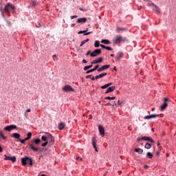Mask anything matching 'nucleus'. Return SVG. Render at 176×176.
<instances>
[{"label":"nucleus","instance_id":"nucleus-1","mask_svg":"<svg viewBox=\"0 0 176 176\" xmlns=\"http://www.w3.org/2000/svg\"><path fill=\"white\" fill-rule=\"evenodd\" d=\"M41 144V139H35L32 143H28L29 149H32L34 152H38L39 148L35 147V145H39Z\"/></svg>","mask_w":176,"mask_h":176},{"label":"nucleus","instance_id":"nucleus-2","mask_svg":"<svg viewBox=\"0 0 176 176\" xmlns=\"http://www.w3.org/2000/svg\"><path fill=\"white\" fill-rule=\"evenodd\" d=\"M127 38L120 35H117L113 38V43L116 45H120L121 42H126Z\"/></svg>","mask_w":176,"mask_h":176},{"label":"nucleus","instance_id":"nucleus-3","mask_svg":"<svg viewBox=\"0 0 176 176\" xmlns=\"http://www.w3.org/2000/svg\"><path fill=\"white\" fill-rule=\"evenodd\" d=\"M21 163L22 166H26L27 163L29 166H32V159L28 157H23L21 158Z\"/></svg>","mask_w":176,"mask_h":176},{"label":"nucleus","instance_id":"nucleus-4","mask_svg":"<svg viewBox=\"0 0 176 176\" xmlns=\"http://www.w3.org/2000/svg\"><path fill=\"white\" fill-rule=\"evenodd\" d=\"M10 9H12V10H14L16 8L14 7V6H13V4H12V3H7L3 10L6 12V13L9 14Z\"/></svg>","mask_w":176,"mask_h":176},{"label":"nucleus","instance_id":"nucleus-5","mask_svg":"<svg viewBox=\"0 0 176 176\" xmlns=\"http://www.w3.org/2000/svg\"><path fill=\"white\" fill-rule=\"evenodd\" d=\"M168 101H170L168 98H164V102L161 105V111H164V109H166L167 107H168Z\"/></svg>","mask_w":176,"mask_h":176},{"label":"nucleus","instance_id":"nucleus-6","mask_svg":"<svg viewBox=\"0 0 176 176\" xmlns=\"http://www.w3.org/2000/svg\"><path fill=\"white\" fill-rule=\"evenodd\" d=\"M62 90L63 91H66L67 93H69V91H75V89L71 87L69 85H65L63 88Z\"/></svg>","mask_w":176,"mask_h":176},{"label":"nucleus","instance_id":"nucleus-7","mask_svg":"<svg viewBox=\"0 0 176 176\" xmlns=\"http://www.w3.org/2000/svg\"><path fill=\"white\" fill-rule=\"evenodd\" d=\"M101 54V49H96L90 54L91 57H97Z\"/></svg>","mask_w":176,"mask_h":176},{"label":"nucleus","instance_id":"nucleus-8","mask_svg":"<svg viewBox=\"0 0 176 176\" xmlns=\"http://www.w3.org/2000/svg\"><path fill=\"white\" fill-rule=\"evenodd\" d=\"M14 129H17V126L9 125V126L4 127L5 131H11L12 130H14Z\"/></svg>","mask_w":176,"mask_h":176},{"label":"nucleus","instance_id":"nucleus-9","mask_svg":"<svg viewBox=\"0 0 176 176\" xmlns=\"http://www.w3.org/2000/svg\"><path fill=\"white\" fill-rule=\"evenodd\" d=\"M92 145L96 152H98V150H97V139L96 137H93L91 139Z\"/></svg>","mask_w":176,"mask_h":176},{"label":"nucleus","instance_id":"nucleus-10","mask_svg":"<svg viewBox=\"0 0 176 176\" xmlns=\"http://www.w3.org/2000/svg\"><path fill=\"white\" fill-rule=\"evenodd\" d=\"M4 160H10L11 162H12V163H15L16 162V157L13 156V157H10V156H8L6 155H4Z\"/></svg>","mask_w":176,"mask_h":176},{"label":"nucleus","instance_id":"nucleus-11","mask_svg":"<svg viewBox=\"0 0 176 176\" xmlns=\"http://www.w3.org/2000/svg\"><path fill=\"white\" fill-rule=\"evenodd\" d=\"M159 116L158 114H151L150 116H145L144 119L149 120L151 119H156V117Z\"/></svg>","mask_w":176,"mask_h":176},{"label":"nucleus","instance_id":"nucleus-12","mask_svg":"<svg viewBox=\"0 0 176 176\" xmlns=\"http://www.w3.org/2000/svg\"><path fill=\"white\" fill-rule=\"evenodd\" d=\"M142 141H149V142H151L152 144L155 143V140L152 139L151 137L148 136H144L141 138Z\"/></svg>","mask_w":176,"mask_h":176},{"label":"nucleus","instance_id":"nucleus-13","mask_svg":"<svg viewBox=\"0 0 176 176\" xmlns=\"http://www.w3.org/2000/svg\"><path fill=\"white\" fill-rule=\"evenodd\" d=\"M98 130L100 135L104 137L105 135V130L104 129V127L101 125H99Z\"/></svg>","mask_w":176,"mask_h":176},{"label":"nucleus","instance_id":"nucleus-14","mask_svg":"<svg viewBox=\"0 0 176 176\" xmlns=\"http://www.w3.org/2000/svg\"><path fill=\"white\" fill-rule=\"evenodd\" d=\"M109 67H111L110 65H104L98 69V72H102V71H105V69H108V68H109Z\"/></svg>","mask_w":176,"mask_h":176},{"label":"nucleus","instance_id":"nucleus-15","mask_svg":"<svg viewBox=\"0 0 176 176\" xmlns=\"http://www.w3.org/2000/svg\"><path fill=\"white\" fill-rule=\"evenodd\" d=\"M115 89H116V87L115 86L109 87L106 90L105 94H108L109 93H112V91H115Z\"/></svg>","mask_w":176,"mask_h":176},{"label":"nucleus","instance_id":"nucleus-16","mask_svg":"<svg viewBox=\"0 0 176 176\" xmlns=\"http://www.w3.org/2000/svg\"><path fill=\"white\" fill-rule=\"evenodd\" d=\"M65 127V123L61 122L58 124V129L59 130H63Z\"/></svg>","mask_w":176,"mask_h":176},{"label":"nucleus","instance_id":"nucleus-17","mask_svg":"<svg viewBox=\"0 0 176 176\" xmlns=\"http://www.w3.org/2000/svg\"><path fill=\"white\" fill-rule=\"evenodd\" d=\"M102 61V58H98L91 63V64H98Z\"/></svg>","mask_w":176,"mask_h":176},{"label":"nucleus","instance_id":"nucleus-18","mask_svg":"<svg viewBox=\"0 0 176 176\" xmlns=\"http://www.w3.org/2000/svg\"><path fill=\"white\" fill-rule=\"evenodd\" d=\"M122 57H123V53L118 52L116 56V60H117V61H119V60H120V58H122Z\"/></svg>","mask_w":176,"mask_h":176},{"label":"nucleus","instance_id":"nucleus-19","mask_svg":"<svg viewBox=\"0 0 176 176\" xmlns=\"http://www.w3.org/2000/svg\"><path fill=\"white\" fill-rule=\"evenodd\" d=\"M11 137L12 138H16V140H20L21 135H19V133H14L11 135Z\"/></svg>","mask_w":176,"mask_h":176},{"label":"nucleus","instance_id":"nucleus-20","mask_svg":"<svg viewBox=\"0 0 176 176\" xmlns=\"http://www.w3.org/2000/svg\"><path fill=\"white\" fill-rule=\"evenodd\" d=\"M86 21H87V19L83 17V18H79L77 19V23H86Z\"/></svg>","mask_w":176,"mask_h":176},{"label":"nucleus","instance_id":"nucleus-21","mask_svg":"<svg viewBox=\"0 0 176 176\" xmlns=\"http://www.w3.org/2000/svg\"><path fill=\"white\" fill-rule=\"evenodd\" d=\"M47 138L49 140V141H50V142H54V137H53V135H52V134L50 133H47Z\"/></svg>","mask_w":176,"mask_h":176},{"label":"nucleus","instance_id":"nucleus-22","mask_svg":"<svg viewBox=\"0 0 176 176\" xmlns=\"http://www.w3.org/2000/svg\"><path fill=\"white\" fill-rule=\"evenodd\" d=\"M107 73H102L98 76H96L95 78L96 79H100V78H104V76H107Z\"/></svg>","mask_w":176,"mask_h":176},{"label":"nucleus","instance_id":"nucleus-23","mask_svg":"<svg viewBox=\"0 0 176 176\" xmlns=\"http://www.w3.org/2000/svg\"><path fill=\"white\" fill-rule=\"evenodd\" d=\"M153 10H154L155 13H160V8H159V6H157L156 4L155 6H154V8H153Z\"/></svg>","mask_w":176,"mask_h":176},{"label":"nucleus","instance_id":"nucleus-24","mask_svg":"<svg viewBox=\"0 0 176 176\" xmlns=\"http://www.w3.org/2000/svg\"><path fill=\"white\" fill-rule=\"evenodd\" d=\"M113 83L112 82H109L107 84H105L103 86H101L100 88L102 89H108V87H109V86H112Z\"/></svg>","mask_w":176,"mask_h":176},{"label":"nucleus","instance_id":"nucleus-25","mask_svg":"<svg viewBox=\"0 0 176 176\" xmlns=\"http://www.w3.org/2000/svg\"><path fill=\"white\" fill-rule=\"evenodd\" d=\"M116 31H117V32H120L121 31H127V28L118 27L116 29Z\"/></svg>","mask_w":176,"mask_h":176},{"label":"nucleus","instance_id":"nucleus-26","mask_svg":"<svg viewBox=\"0 0 176 176\" xmlns=\"http://www.w3.org/2000/svg\"><path fill=\"white\" fill-rule=\"evenodd\" d=\"M135 151L137 152V153L142 155L144 150H142V148H135Z\"/></svg>","mask_w":176,"mask_h":176},{"label":"nucleus","instance_id":"nucleus-27","mask_svg":"<svg viewBox=\"0 0 176 176\" xmlns=\"http://www.w3.org/2000/svg\"><path fill=\"white\" fill-rule=\"evenodd\" d=\"M47 134H49V133H46L45 136L43 135V136L41 137L42 141L47 142V140H49V138H47Z\"/></svg>","mask_w":176,"mask_h":176},{"label":"nucleus","instance_id":"nucleus-28","mask_svg":"<svg viewBox=\"0 0 176 176\" xmlns=\"http://www.w3.org/2000/svg\"><path fill=\"white\" fill-rule=\"evenodd\" d=\"M101 43H104V45H109V43H111V41H109V40L103 39L101 41Z\"/></svg>","mask_w":176,"mask_h":176},{"label":"nucleus","instance_id":"nucleus-29","mask_svg":"<svg viewBox=\"0 0 176 176\" xmlns=\"http://www.w3.org/2000/svg\"><path fill=\"white\" fill-rule=\"evenodd\" d=\"M146 157H148V159H152V157H153V154L151 152H148L146 153Z\"/></svg>","mask_w":176,"mask_h":176},{"label":"nucleus","instance_id":"nucleus-30","mask_svg":"<svg viewBox=\"0 0 176 176\" xmlns=\"http://www.w3.org/2000/svg\"><path fill=\"white\" fill-rule=\"evenodd\" d=\"M144 148L146 149H151V148H152V145L149 143H146L144 146Z\"/></svg>","mask_w":176,"mask_h":176},{"label":"nucleus","instance_id":"nucleus-31","mask_svg":"<svg viewBox=\"0 0 176 176\" xmlns=\"http://www.w3.org/2000/svg\"><path fill=\"white\" fill-rule=\"evenodd\" d=\"M90 68H93V64L84 67V71H87V69H90Z\"/></svg>","mask_w":176,"mask_h":176},{"label":"nucleus","instance_id":"nucleus-32","mask_svg":"<svg viewBox=\"0 0 176 176\" xmlns=\"http://www.w3.org/2000/svg\"><path fill=\"white\" fill-rule=\"evenodd\" d=\"M100 41H96L94 43V47H100Z\"/></svg>","mask_w":176,"mask_h":176},{"label":"nucleus","instance_id":"nucleus-33","mask_svg":"<svg viewBox=\"0 0 176 176\" xmlns=\"http://www.w3.org/2000/svg\"><path fill=\"white\" fill-rule=\"evenodd\" d=\"M118 107H123V105H124V102L118 100Z\"/></svg>","mask_w":176,"mask_h":176},{"label":"nucleus","instance_id":"nucleus-34","mask_svg":"<svg viewBox=\"0 0 176 176\" xmlns=\"http://www.w3.org/2000/svg\"><path fill=\"white\" fill-rule=\"evenodd\" d=\"M35 6H36V2L35 1H33L30 5V8H34Z\"/></svg>","mask_w":176,"mask_h":176},{"label":"nucleus","instance_id":"nucleus-35","mask_svg":"<svg viewBox=\"0 0 176 176\" xmlns=\"http://www.w3.org/2000/svg\"><path fill=\"white\" fill-rule=\"evenodd\" d=\"M116 98L115 96L111 97V96H107L104 98V100H115Z\"/></svg>","mask_w":176,"mask_h":176},{"label":"nucleus","instance_id":"nucleus-36","mask_svg":"<svg viewBox=\"0 0 176 176\" xmlns=\"http://www.w3.org/2000/svg\"><path fill=\"white\" fill-rule=\"evenodd\" d=\"M32 137V133L31 132H29L27 133V138L30 140V138Z\"/></svg>","mask_w":176,"mask_h":176},{"label":"nucleus","instance_id":"nucleus-37","mask_svg":"<svg viewBox=\"0 0 176 176\" xmlns=\"http://www.w3.org/2000/svg\"><path fill=\"white\" fill-rule=\"evenodd\" d=\"M18 141L21 143V144H25V140H21V139H19Z\"/></svg>","mask_w":176,"mask_h":176},{"label":"nucleus","instance_id":"nucleus-38","mask_svg":"<svg viewBox=\"0 0 176 176\" xmlns=\"http://www.w3.org/2000/svg\"><path fill=\"white\" fill-rule=\"evenodd\" d=\"M100 67V65H97L96 66H95L92 69L94 71H97V69H98V67Z\"/></svg>","mask_w":176,"mask_h":176},{"label":"nucleus","instance_id":"nucleus-39","mask_svg":"<svg viewBox=\"0 0 176 176\" xmlns=\"http://www.w3.org/2000/svg\"><path fill=\"white\" fill-rule=\"evenodd\" d=\"M147 5H148V6H154V7H155V3H151V2L148 3Z\"/></svg>","mask_w":176,"mask_h":176},{"label":"nucleus","instance_id":"nucleus-40","mask_svg":"<svg viewBox=\"0 0 176 176\" xmlns=\"http://www.w3.org/2000/svg\"><path fill=\"white\" fill-rule=\"evenodd\" d=\"M87 31V28L86 30H84V31H79V32H78V34H85Z\"/></svg>","mask_w":176,"mask_h":176},{"label":"nucleus","instance_id":"nucleus-41","mask_svg":"<svg viewBox=\"0 0 176 176\" xmlns=\"http://www.w3.org/2000/svg\"><path fill=\"white\" fill-rule=\"evenodd\" d=\"M5 21H6V23L8 24V25H11L12 22H10V21H9L8 19H5Z\"/></svg>","mask_w":176,"mask_h":176},{"label":"nucleus","instance_id":"nucleus-42","mask_svg":"<svg viewBox=\"0 0 176 176\" xmlns=\"http://www.w3.org/2000/svg\"><path fill=\"white\" fill-rule=\"evenodd\" d=\"M104 49H106V50H109V51H112V47H105Z\"/></svg>","mask_w":176,"mask_h":176},{"label":"nucleus","instance_id":"nucleus-43","mask_svg":"<svg viewBox=\"0 0 176 176\" xmlns=\"http://www.w3.org/2000/svg\"><path fill=\"white\" fill-rule=\"evenodd\" d=\"M49 144V142H45L41 144L42 146H46Z\"/></svg>","mask_w":176,"mask_h":176},{"label":"nucleus","instance_id":"nucleus-44","mask_svg":"<svg viewBox=\"0 0 176 176\" xmlns=\"http://www.w3.org/2000/svg\"><path fill=\"white\" fill-rule=\"evenodd\" d=\"M90 72H94V70H93V69H90V70H87V72H86V74H90Z\"/></svg>","mask_w":176,"mask_h":176},{"label":"nucleus","instance_id":"nucleus-45","mask_svg":"<svg viewBox=\"0 0 176 176\" xmlns=\"http://www.w3.org/2000/svg\"><path fill=\"white\" fill-rule=\"evenodd\" d=\"M85 43H87L86 41L84 40L82 41H81V44L80 45V47L83 46V45H85Z\"/></svg>","mask_w":176,"mask_h":176},{"label":"nucleus","instance_id":"nucleus-46","mask_svg":"<svg viewBox=\"0 0 176 176\" xmlns=\"http://www.w3.org/2000/svg\"><path fill=\"white\" fill-rule=\"evenodd\" d=\"M90 34H93V32H85V34H84V36H86V35H90Z\"/></svg>","mask_w":176,"mask_h":176},{"label":"nucleus","instance_id":"nucleus-47","mask_svg":"<svg viewBox=\"0 0 176 176\" xmlns=\"http://www.w3.org/2000/svg\"><path fill=\"white\" fill-rule=\"evenodd\" d=\"M111 105H112V104L111 102H108L104 104L105 107H111Z\"/></svg>","mask_w":176,"mask_h":176},{"label":"nucleus","instance_id":"nucleus-48","mask_svg":"<svg viewBox=\"0 0 176 176\" xmlns=\"http://www.w3.org/2000/svg\"><path fill=\"white\" fill-rule=\"evenodd\" d=\"M70 17H71L72 19H74L78 18V16L77 15H74V16H71Z\"/></svg>","mask_w":176,"mask_h":176},{"label":"nucleus","instance_id":"nucleus-49","mask_svg":"<svg viewBox=\"0 0 176 176\" xmlns=\"http://www.w3.org/2000/svg\"><path fill=\"white\" fill-rule=\"evenodd\" d=\"M76 160H78V162H82V157H77Z\"/></svg>","mask_w":176,"mask_h":176},{"label":"nucleus","instance_id":"nucleus-50","mask_svg":"<svg viewBox=\"0 0 176 176\" xmlns=\"http://www.w3.org/2000/svg\"><path fill=\"white\" fill-rule=\"evenodd\" d=\"M36 27H37V28H41V24L39 23H38L36 25Z\"/></svg>","mask_w":176,"mask_h":176},{"label":"nucleus","instance_id":"nucleus-51","mask_svg":"<svg viewBox=\"0 0 176 176\" xmlns=\"http://www.w3.org/2000/svg\"><path fill=\"white\" fill-rule=\"evenodd\" d=\"M0 134H1L3 140H6V137H5V135H3V134H2V133H0Z\"/></svg>","mask_w":176,"mask_h":176},{"label":"nucleus","instance_id":"nucleus-52","mask_svg":"<svg viewBox=\"0 0 176 176\" xmlns=\"http://www.w3.org/2000/svg\"><path fill=\"white\" fill-rule=\"evenodd\" d=\"M100 47H102V49H105V45H102V44H100Z\"/></svg>","mask_w":176,"mask_h":176},{"label":"nucleus","instance_id":"nucleus-53","mask_svg":"<svg viewBox=\"0 0 176 176\" xmlns=\"http://www.w3.org/2000/svg\"><path fill=\"white\" fill-rule=\"evenodd\" d=\"M111 105H112V107H115V105H116V107H118V104H116V102H113V104H111Z\"/></svg>","mask_w":176,"mask_h":176},{"label":"nucleus","instance_id":"nucleus-54","mask_svg":"<svg viewBox=\"0 0 176 176\" xmlns=\"http://www.w3.org/2000/svg\"><path fill=\"white\" fill-rule=\"evenodd\" d=\"M91 78V75H88L86 76V79H90Z\"/></svg>","mask_w":176,"mask_h":176},{"label":"nucleus","instance_id":"nucleus-55","mask_svg":"<svg viewBox=\"0 0 176 176\" xmlns=\"http://www.w3.org/2000/svg\"><path fill=\"white\" fill-rule=\"evenodd\" d=\"M57 58V56L56 55H53L52 58L56 61V58Z\"/></svg>","mask_w":176,"mask_h":176},{"label":"nucleus","instance_id":"nucleus-56","mask_svg":"<svg viewBox=\"0 0 176 176\" xmlns=\"http://www.w3.org/2000/svg\"><path fill=\"white\" fill-rule=\"evenodd\" d=\"M31 111V109H27L26 111H25V112L27 113H28V112H30Z\"/></svg>","mask_w":176,"mask_h":176},{"label":"nucleus","instance_id":"nucleus-57","mask_svg":"<svg viewBox=\"0 0 176 176\" xmlns=\"http://www.w3.org/2000/svg\"><path fill=\"white\" fill-rule=\"evenodd\" d=\"M82 63H83L84 64H86V63H87V61L86 60V59H83V60H82Z\"/></svg>","mask_w":176,"mask_h":176},{"label":"nucleus","instance_id":"nucleus-58","mask_svg":"<svg viewBox=\"0 0 176 176\" xmlns=\"http://www.w3.org/2000/svg\"><path fill=\"white\" fill-rule=\"evenodd\" d=\"M90 53H91V52H90V51H88V52H87V54H85V56H89V54H90Z\"/></svg>","mask_w":176,"mask_h":176},{"label":"nucleus","instance_id":"nucleus-59","mask_svg":"<svg viewBox=\"0 0 176 176\" xmlns=\"http://www.w3.org/2000/svg\"><path fill=\"white\" fill-rule=\"evenodd\" d=\"M142 8V6H141L138 7V10H141Z\"/></svg>","mask_w":176,"mask_h":176},{"label":"nucleus","instance_id":"nucleus-60","mask_svg":"<svg viewBox=\"0 0 176 176\" xmlns=\"http://www.w3.org/2000/svg\"><path fill=\"white\" fill-rule=\"evenodd\" d=\"M25 116L26 118H28V113H27L26 111H25Z\"/></svg>","mask_w":176,"mask_h":176},{"label":"nucleus","instance_id":"nucleus-61","mask_svg":"<svg viewBox=\"0 0 176 176\" xmlns=\"http://www.w3.org/2000/svg\"><path fill=\"white\" fill-rule=\"evenodd\" d=\"M0 152H3V148L0 146Z\"/></svg>","mask_w":176,"mask_h":176},{"label":"nucleus","instance_id":"nucleus-62","mask_svg":"<svg viewBox=\"0 0 176 176\" xmlns=\"http://www.w3.org/2000/svg\"><path fill=\"white\" fill-rule=\"evenodd\" d=\"M160 155V153L159 152V151H157V153H156V156H159Z\"/></svg>","mask_w":176,"mask_h":176},{"label":"nucleus","instance_id":"nucleus-63","mask_svg":"<svg viewBox=\"0 0 176 176\" xmlns=\"http://www.w3.org/2000/svg\"><path fill=\"white\" fill-rule=\"evenodd\" d=\"M91 79V80H96V77L93 76Z\"/></svg>","mask_w":176,"mask_h":176},{"label":"nucleus","instance_id":"nucleus-64","mask_svg":"<svg viewBox=\"0 0 176 176\" xmlns=\"http://www.w3.org/2000/svg\"><path fill=\"white\" fill-rule=\"evenodd\" d=\"M75 25H76V24L72 23V24L71 25V27H75Z\"/></svg>","mask_w":176,"mask_h":176}]
</instances>
